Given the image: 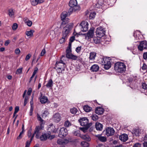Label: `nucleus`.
Returning <instances> with one entry per match:
<instances>
[{
  "instance_id": "f03ea898",
  "label": "nucleus",
  "mask_w": 147,
  "mask_h": 147,
  "mask_svg": "<svg viewBox=\"0 0 147 147\" xmlns=\"http://www.w3.org/2000/svg\"><path fill=\"white\" fill-rule=\"evenodd\" d=\"M126 65L125 64L122 62H117L115 64L114 68L117 72L122 73L126 70Z\"/></svg>"
},
{
  "instance_id": "2eb2a0df",
  "label": "nucleus",
  "mask_w": 147,
  "mask_h": 147,
  "mask_svg": "<svg viewBox=\"0 0 147 147\" xmlns=\"http://www.w3.org/2000/svg\"><path fill=\"white\" fill-rule=\"evenodd\" d=\"M42 128V127L39 125L36 127L34 133L33 135L34 134H34H36V138H39L40 134V131Z\"/></svg>"
},
{
  "instance_id": "f704fd0d",
  "label": "nucleus",
  "mask_w": 147,
  "mask_h": 147,
  "mask_svg": "<svg viewBox=\"0 0 147 147\" xmlns=\"http://www.w3.org/2000/svg\"><path fill=\"white\" fill-rule=\"evenodd\" d=\"M8 15L9 16L12 18L14 17V13L12 9H10L8 10Z\"/></svg>"
},
{
  "instance_id": "473e14b6",
  "label": "nucleus",
  "mask_w": 147,
  "mask_h": 147,
  "mask_svg": "<svg viewBox=\"0 0 147 147\" xmlns=\"http://www.w3.org/2000/svg\"><path fill=\"white\" fill-rule=\"evenodd\" d=\"M83 109L86 112H89L92 110V108L88 105H84L83 107Z\"/></svg>"
},
{
  "instance_id": "4c0bfd02",
  "label": "nucleus",
  "mask_w": 147,
  "mask_h": 147,
  "mask_svg": "<svg viewBox=\"0 0 147 147\" xmlns=\"http://www.w3.org/2000/svg\"><path fill=\"white\" fill-rule=\"evenodd\" d=\"M81 145L84 147H88L89 146V144L88 142L84 141L81 142Z\"/></svg>"
},
{
  "instance_id": "6e6d98bb",
  "label": "nucleus",
  "mask_w": 147,
  "mask_h": 147,
  "mask_svg": "<svg viewBox=\"0 0 147 147\" xmlns=\"http://www.w3.org/2000/svg\"><path fill=\"white\" fill-rule=\"evenodd\" d=\"M32 134L31 133V130H29L28 132V137L30 138V137H31L32 136H32Z\"/></svg>"
},
{
  "instance_id": "a878e982",
  "label": "nucleus",
  "mask_w": 147,
  "mask_h": 147,
  "mask_svg": "<svg viewBox=\"0 0 147 147\" xmlns=\"http://www.w3.org/2000/svg\"><path fill=\"white\" fill-rule=\"evenodd\" d=\"M95 127L97 130L101 131L102 129L103 125L98 122H97L96 123Z\"/></svg>"
},
{
  "instance_id": "ea45409f",
  "label": "nucleus",
  "mask_w": 147,
  "mask_h": 147,
  "mask_svg": "<svg viewBox=\"0 0 147 147\" xmlns=\"http://www.w3.org/2000/svg\"><path fill=\"white\" fill-rule=\"evenodd\" d=\"M71 125V123L68 120L65 121L64 123V126L67 127H69Z\"/></svg>"
},
{
  "instance_id": "c85d7f7f",
  "label": "nucleus",
  "mask_w": 147,
  "mask_h": 147,
  "mask_svg": "<svg viewBox=\"0 0 147 147\" xmlns=\"http://www.w3.org/2000/svg\"><path fill=\"white\" fill-rule=\"evenodd\" d=\"M99 69V67L98 65L94 64L91 67V70L93 72H96Z\"/></svg>"
},
{
  "instance_id": "7ed1b4c3",
  "label": "nucleus",
  "mask_w": 147,
  "mask_h": 147,
  "mask_svg": "<svg viewBox=\"0 0 147 147\" xmlns=\"http://www.w3.org/2000/svg\"><path fill=\"white\" fill-rule=\"evenodd\" d=\"M66 57L70 59H71L73 60H78V57L74 55L71 53V43H69V45L68 48L66 50Z\"/></svg>"
},
{
  "instance_id": "6e6552de",
  "label": "nucleus",
  "mask_w": 147,
  "mask_h": 147,
  "mask_svg": "<svg viewBox=\"0 0 147 147\" xmlns=\"http://www.w3.org/2000/svg\"><path fill=\"white\" fill-rule=\"evenodd\" d=\"M67 13L66 11H63L61 15V18L62 20H64V21H63L62 23L61 26V27L63 26L64 25L66 24H67L69 22V19H65L67 17Z\"/></svg>"
},
{
  "instance_id": "423d86ee",
  "label": "nucleus",
  "mask_w": 147,
  "mask_h": 147,
  "mask_svg": "<svg viewBox=\"0 0 147 147\" xmlns=\"http://www.w3.org/2000/svg\"><path fill=\"white\" fill-rule=\"evenodd\" d=\"M65 57L64 55H62L61 59L59 61H57L56 63V66L58 69H61L65 68V64L63 62V58Z\"/></svg>"
},
{
  "instance_id": "f8f14e48",
  "label": "nucleus",
  "mask_w": 147,
  "mask_h": 147,
  "mask_svg": "<svg viewBox=\"0 0 147 147\" xmlns=\"http://www.w3.org/2000/svg\"><path fill=\"white\" fill-rule=\"evenodd\" d=\"M67 134V130L65 127H62L60 129L59 134L60 137L63 138Z\"/></svg>"
},
{
  "instance_id": "a18cd8bd",
  "label": "nucleus",
  "mask_w": 147,
  "mask_h": 147,
  "mask_svg": "<svg viewBox=\"0 0 147 147\" xmlns=\"http://www.w3.org/2000/svg\"><path fill=\"white\" fill-rule=\"evenodd\" d=\"M18 27V25L16 23H14L12 26V28L13 30H16Z\"/></svg>"
},
{
  "instance_id": "338daca9",
  "label": "nucleus",
  "mask_w": 147,
  "mask_h": 147,
  "mask_svg": "<svg viewBox=\"0 0 147 147\" xmlns=\"http://www.w3.org/2000/svg\"><path fill=\"white\" fill-rule=\"evenodd\" d=\"M143 58L145 59H147V52L144 53L143 54Z\"/></svg>"
},
{
  "instance_id": "5fc2aeb1",
  "label": "nucleus",
  "mask_w": 147,
  "mask_h": 147,
  "mask_svg": "<svg viewBox=\"0 0 147 147\" xmlns=\"http://www.w3.org/2000/svg\"><path fill=\"white\" fill-rule=\"evenodd\" d=\"M75 38V37L74 36H72L69 39L70 42L69 43H71H71L73 42V41L74 40Z\"/></svg>"
},
{
  "instance_id": "2f4dec72",
  "label": "nucleus",
  "mask_w": 147,
  "mask_h": 147,
  "mask_svg": "<svg viewBox=\"0 0 147 147\" xmlns=\"http://www.w3.org/2000/svg\"><path fill=\"white\" fill-rule=\"evenodd\" d=\"M34 32V30H30L29 31H27L26 32V35L28 36L32 37L33 36V33Z\"/></svg>"
},
{
  "instance_id": "aec40b11",
  "label": "nucleus",
  "mask_w": 147,
  "mask_h": 147,
  "mask_svg": "<svg viewBox=\"0 0 147 147\" xmlns=\"http://www.w3.org/2000/svg\"><path fill=\"white\" fill-rule=\"evenodd\" d=\"M119 139L121 141L125 142L128 139V136L126 134H123L119 136Z\"/></svg>"
},
{
  "instance_id": "7c9ffc66",
  "label": "nucleus",
  "mask_w": 147,
  "mask_h": 147,
  "mask_svg": "<svg viewBox=\"0 0 147 147\" xmlns=\"http://www.w3.org/2000/svg\"><path fill=\"white\" fill-rule=\"evenodd\" d=\"M24 21L25 24L28 26L30 27L32 26V22L27 18H24Z\"/></svg>"
},
{
  "instance_id": "9d476101",
  "label": "nucleus",
  "mask_w": 147,
  "mask_h": 147,
  "mask_svg": "<svg viewBox=\"0 0 147 147\" xmlns=\"http://www.w3.org/2000/svg\"><path fill=\"white\" fill-rule=\"evenodd\" d=\"M88 24L87 22L82 21L80 25L81 31L85 32L87 31L88 30Z\"/></svg>"
},
{
  "instance_id": "c03bdc74",
  "label": "nucleus",
  "mask_w": 147,
  "mask_h": 147,
  "mask_svg": "<svg viewBox=\"0 0 147 147\" xmlns=\"http://www.w3.org/2000/svg\"><path fill=\"white\" fill-rule=\"evenodd\" d=\"M74 135L78 136H81L80 133L79 131H76L74 133Z\"/></svg>"
},
{
  "instance_id": "c9c22d12",
  "label": "nucleus",
  "mask_w": 147,
  "mask_h": 147,
  "mask_svg": "<svg viewBox=\"0 0 147 147\" xmlns=\"http://www.w3.org/2000/svg\"><path fill=\"white\" fill-rule=\"evenodd\" d=\"M93 38V42L96 44H98L100 42V38H98L96 37H94Z\"/></svg>"
},
{
  "instance_id": "052dcab7",
  "label": "nucleus",
  "mask_w": 147,
  "mask_h": 147,
  "mask_svg": "<svg viewBox=\"0 0 147 147\" xmlns=\"http://www.w3.org/2000/svg\"><path fill=\"white\" fill-rule=\"evenodd\" d=\"M28 96L27 95H26L24 99V105H25L26 103H27L28 102Z\"/></svg>"
},
{
  "instance_id": "a19ab883",
  "label": "nucleus",
  "mask_w": 147,
  "mask_h": 147,
  "mask_svg": "<svg viewBox=\"0 0 147 147\" xmlns=\"http://www.w3.org/2000/svg\"><path fill=\"white\" fill-rule=\"evenodd\" d=\"M77 111V109L75 108H73L70 109L71 112L73 114H74L76 113Z\"/></svg>"
},
{
  "instance_id": "c756f323",
  "label": "nucleus",
  "mask_w": 147,
  "mask_h": 147,
  "mask_svg": "<svg viewBox=\"0 0 147 147\" xmlns=\"http://www.w3.org/2000/svg\"><path fill=\"white\" fill-rule=\"evenodd\" d=\"M95 136L97 138L98 140L102 142H105L107 140L106 137L102 136L101 135H95Z\"/></svg>"
},
{
  "instance_id": "ddd939ff",
  "label": "nucleus",
  "mask_w": 147,
  "mask_h": 147,
  "mask_svg": "<svg viewBox=\"0 0 147 147\" xmlns=\"http://www.w3.org/2000/svg\"><path fill=\"white\" fill-rule=\"evenodd\" d=\"M103 60L104 61L103 65H104V68L106 69H109L111 66V62L109 59L107 58H105Z\"/></svg>"
},
{
  "instance_id": "1a4fd4ad",
  "label": "nucleus",
  "mask_w": 147,
  "mask_h": 147,
  "mask_svg": "<svg viewBox=\"0 0 147 147\" xmlns=\"http://www.w3.org/2000/svg\"><path fill=\"white\" fill-rule=\"evenodd\" d=\"M79 121L82 126H86L87 128L90 127V125L88 123V120L86 117L80 118Z\"/></svg>"
},
{
  "instance_id": "e433bc0d",
  "label": "nucleus",
  "mask_w": 147,
  "mask_h": 147,
  "mask_svg": "<svg viewBox=\"0 0 147 147\" xmlns=\"http://www.w3.org/2000/svg\"><path fill=\"white\" fill-rule=\"evenodd\" d=\"M34 137V134L32 136V137H31L30 141L28 140L26 142L25 147H30L31 142L32 141Z\"/></svg>"
},
{
  "instance_id": "3c124183",
  "label": "nucleus",
  "mask_w": 147,
  "mask_h": 147,
  "mask_svg": "<svg viewBox=\"0 0 147 147\" xmlns=\"http://www.w3.org/2000/svg\"><path fill=\"white\" fill-rule=\"evenodd\" d=\"M40 121V126H41V127H42V128H43V125L45 123V122L44 121V120L42 119V121Z\"/></svg>"
},
{
  "instance_id": "8fccbe9b",
  "label": "nucleus",
  "mask_w": 147,
  "mask_h": 147,
  "mask_svg": "<svg viewBox=\"0 0 147 147\" xmlns=\"http://www.w3.org/2000/svg\"><path fill=\"white\" fill-rule=\"evenodd\" d=\"M141 144L139 143H137L135 144L133 146V147H141Z\"/></svg>"
},
{
  "instance_id": "39448f33",
  "label": "nucleus",
  "mask_w": 147,
  "mask_h": 147,
  "mask_svg": "<svg viewBox=\"0 0 147 147\" xmlns=\"http://www.w3.org/2000/svg\"><path fill=\"white\" fill-rule=\"evenodd\" d=\"M94 28H91L88 32L85 34V39L88 41H91L92 38L94 37Z\"/></svg>"
},
{
  "instance_id": "b1692460",
  "label": "nucleus",
  "mask_w": 147,
  "mask_h": 147,
  "mask_svg": "<svg viewBox=\"0 0 147 147\" xmlns=\"http://www.w3.org/2000/svg\"><path fill=\"white\" fill-rule=\"evenodd\" d=\"M48 130L50 132H55L57 131L55 127L53 124H51L50 125V126L48 127Z\"/></svg>"
},
{
  "instance_id": "680f3d73",
  "label": "nucleus",
  "mask_w": 147,
  "mask_h": 147,
  "mask_svg": "<svg viewBox=\"0 0 147 147\" xmlns=\"http://www.w3.org/2000/svg\"><path fill=\"white\" fill-rule=\"evenodd\" d=\"M19 110V107L18 106L16 107L15 108V111H14L15 114H16L18 112Z\"/></svg>"
},
{
  "instance_id": "0e129e2a",
  "label": "nucleus",
  "mask_w": 147,
  "mask_h": 147,
  "mask_svg": "<svg viewBox=\"0 0 147 147\" xmlns=\"http://www.w3.org/2000/svg\"><path fill=\"white\" fill-rule=\"evenodd\" d=\"M46 51L45 50V49H43L40 53V55L41 56H43L45 54V53Z\"/></svg>"
},
{
  "instance_id": "79ce46f5",
  "label": "nucleus",
  "mask_w": 147,
  "mask_h": 147,
  "mask_svg": "<svg viewBox=\"0 0 147 147\" xmlns=\"http://www.w3.org/2000/svg\"><path fill=\"white\" fill-rule=\"evenodd\" d=\"M49 114V112L47 110H45L44 112L42 114V116L43 117H46Z\"/></svg>"
},
{
  "instance_id": "f257e3e1",
  "label": "nucleus",
  "mask_w": 147,
  "mask_h": 147,
  "mask_svg": "<svg viewBox=\"0 0 147 147\" xmlns=\"http://www.w3.org/2000/svg\"><path fill=\"white\" fill-rule=\"evenodd\" d=\"M72 28V25L71 24H68L64 27L63 31V37L61 39H60L59 42L62 43L65 41V38L66 37L70 32Z\"/></svg>"
},
{
  "instance_id": "49530a36",
  "label": "nucleus",
  "mask_w": 147,
  "mask_h": 147,
  "mask_svg": "<svg viewBox=\"0 0 147 147\" xmlns=\"http://www.w3.org/2000/svg\"><path fill=\"white\" fill-rule=\"evenodd\" d=\"M92 119L94 121H96L98 119V116L96 115H92L91 116Z\"/></svg>"
},
{
  "instance_id": "a211bd4d",
  "label": "nucleus",
  "mask_w": 147,
  "mask_h": 147,
  "mask_svg": "<svg viewBox=\"0 0 147 147\" xmlns=\"http://www.w3.org/2000/svg\"><path fill=\"white\" fill-rule=\"evenodd\" d=\"M53 119L55 122L57 123L58 122L61 120L60 114L58 113L55 114L53 115Z\"/></svg>"
},
{
  "instance_id": "5701e85b",
  "label": "nucleus",
  "mask_w": 147,
  "mask_h": 147,
  "mask_svg": "<svg viewBox=\"0 0 147 147\" xmlns=\"http://www.w3.org/2000/svg\"><path fill=\"white\" fill-rule=\"evenodd\" d=\"M69 141L67 140H63L59 139L57 141V143L60 145H64L68 143Z\"/></svg>"
},
{
  "instance_id": "4d7b16f0",
  "label": "nucleus",
  "mask_w": 147,
  "mask_h": 147,
  "mask_svg": "<svg viewBox=\"0 0 147 147\" xmlns=\"http://www.w3.org/2000/svg\"><path fill=\"white\" fill-rule=\"evenodd\" d=\"M33 110V108L32 106L31 105L30 107V115H32V112Z\"/></svg>"
},
{
  "instance_id": "6ab92c4d",
  "label": "nucleus",
  "mask_w": 147,
  "mask_h": 147,
  "mask_svg": "<svg viewBox=\"0 0 147 147\" xmlns=\"http://www.w3.org/2000/svg\"><path fill=\"white\" fill-rule=\"evenodd\" d=\"M43 2V0H30V3L31 5L34 6H35L38 4L42 3Z\"/></svg>"
},
{
  "instance_id": "37998d69",
  "label": "nucleus",
  "mask_w": 147,
  "mask_h": 147,
  "mask_svg": "<svg viewBox=\"0 0 147 147\" xmlns=\"http://www.w3.org/2000/svg\"><path fill=\"white\" fill-rule=\"evenodd\" d=\"M22 67H20L16 71V74H21L22 72Z\"/></svg>"
},
{
  "instance_id": "72a5a7b5",
  "label": "nucleus",
  "mask_w": 147,
  "mask_h": 147,
  "mask_svg": "<svg viewBox=\"0 0 147 147\" xmlns=\"http://www.w3.org/2000/svg\"><path fill=\"white\" fill-rule=\"evenodd\" d=\"M53 86V82L51 79L49 80L47 84H46V86L48 88L51 87Z\"/></svg>"
},
{
  "instance_id": "bb28decb",
  "label": "nucleus",
  "mask_w": 147,
  "mask_h": 147,
  "mask_svg": "<svg viewBox=\"0 0 147 147\" xmlns=\"http://www.w3.org/2000/svg\"><path fill=\"white\" fill-rule=\"evenodd\" d=\"M96 53L95 52H91L90 53L89 59L92 61L94 60L96 56Z\"/></svg>"
},
{
  "instance_id": "0eeeda50",
  "label": "nucleus",
  "mask_w": 147,
  "mask_h": 147,
  "mask_svg": "<svg viewBox=\"0 0 147 147\" xmlns=\"http://www.w3.org/2000/svg\"><path fill=\"white\" fill-rule=\"evenodd\" d=\"M105 30L102 27L97 28L96 30V34L97 36L99 38H101L105 34Z\"/></svg>"
},
{
  "instance_id": "dca6fc26",
  "label": "nucleus",
  "mask_w": 147,
  "mask_h": 147,
  "mask_svg": "<svg viewBox=\"0 0 147 147\" xmlns=\"http://www.w3.org/2000/svg\"><path fill=\"white\" fill-rule=\"evenodd\" d=\"M40 94L41 95V97L39 98L40 102L42 104L47 102L48 100L47 97L45 96H42V94L41 92L40 93Z\"/></svg>"
},
{
  "instance_id": "9b49d317",
  "label": "nucleus",
  "mask_w": 147,
  "mask_h": 147,
  "mask_svg": "<svg viewBox=\"0 0 147 147\" xmlns=\"http://www.w3.org/2000/svg\"><path fill=\"white\" fill-rule=\"evenodd\" d=\"M138 48L140 51H142L143 49L147 48V42L146 40L140 42Z\"/></svg>"
},
{
  "instance_id": "cd10ccee",
  "label": "nucleus",
  "mask_w": 147,
  "mask_h": 147,
  "mask_svg": "<svg viewBox=\"0 0 147 147\" xmlns=\"http://www.w3.org/2000/svg\"><path fill=\"white\" fill-rule=\"evenodd\" d=\"M80 137L84 140L89 142L91 140V138L88 135H81Z\"/></svg>"
},
{
  "instance_id": "774afa93",
  "label": "nucleus",
  "mask_w": 147,
  "mask_h": 147,
  "mask_svg": "<svg viewBox=\"0 0 147 147\" xmlns=\"http://www.w3.org/2000/svg\"><path fill=\"white\" fill-rule=\"evenodd\" d=\"M144 147H147V142L145 141L143 144Z\"/></svg>"
},
{
  "instance_id": "13d9d810",
  "label": "nucleus",
  "mask_w": 147,
  "mask_h": 147,
  "mask_svg": "<svg viewBox=\"0 0 147 147\" xmlns=\"http://www.w3.org/2000/svg\"><path fill=\"white\" fill-rule=\"evenodd\" d=\"M31 57V55L30 54H28L26 55L25 58V60L26 61H28L29 60Z\"/></svg>"
},
{
  "instance_id": "4be33fe9",
  "label": "nucleus",
  "mask_w": 147,
  "mask_h": 147,
  "mask_svg": "<svg viewBox=\"0 0 147 147\" xmlns=\"http://www.w3.org/2000/svg\"><path fill=\"white\" fill-rule=\"evenodd\" d=\"M49 135L50 134L49 133L43 134L40 137V139L41 141H45L47 139Z\"/></svg>"
},
{
  "instance_id": "864d4df0",
  "label": "nucleus",
  "mask_w": 147,
  "mask_h": 147,
  "mask_svg": "<svg viewBox=\"0 0 147 147\" xmlns=\"http://www.w3.org/2000/svg\"><path fill=\"white\" fill-rule=\"evenodd\" d=\"M81 49V47H78L76 48V51L77 53H78L80 52Z\"/></svg>"
},
{
  "instance_id": "393cba45",
  "label": "nucleus",
  "mask_w": 147,
  "mask_h": 147,
  "mask_svg": "<svg viewBox=\"0 0 147 147\" xmlns=\"http://www.w3.org/2000/svg\"><path fill=\"white\" fill-rule=\"evenodd\" d=\"M141 130L138 129H135L132 132L133 134L136 136H138L141 134Z\"/></svg>"
},
{
  "instance_id": "20e7f679",
  "label": "nucleus",
  "mask_w": 147,
  "mask_h": 147,
  "mask_svg": "<svg viewBox=\"0 0 147 147\" xmlns=\"http://www.w3.org/2000/svg\"><path fill=\"white\" fill-rule=\"evenodd\" d=\"M77 4L76 0H71L69 3V5L71 7L69 9V12L79 10L80 7Z\"/></svg>"
},
{
  "instance_id": "69168bd1",
  "label": "nucleus",
  "mask_w": 147,
  "mask_h": 147,
  "mask_svg": "<svg viewBox=\"0 0 147 147\" xmlns=\"http://www.w3.org/2000/svg\"><path fill=\"white\" fill-rule=\"evenodd\" d=\"M10 41L9 40H7L5 43V45L6 46H7L10 43Z\"/></svg>"
},
{
  "instance_id": "e2e57ef3",
  "label": "nucleus",
  "mask_w": 147,
  "mask_h": 147,
  "mask_svg": "<svg viewBox=\"0 0 147 147\" xmlns=\"http://www.w3.org/2000/svg\"><path fill=\"white\" fill-rule=\"evenodd\" d=\"M38 71V68H35L34 70V71L33 74H32V76H34L36 73Z\"/></svg>"
},
{
  "instance_id": "09e8293b",
  "label": "nucleus",
  "mask_w": 147,
  "mask_h": 147,
  "mask_svg": "<svg viewBox=\"0 0 147 147\" xmlns=\"http://www.w3.org/2000/svg\"><path fill=\"white\" fill-rule=\"evenodd\" d=\"M142 88L143 89H146L147 88V85L145 83H143L142 84Z\"/></svg>"
},
{
  "instance_id": "f3484780",
  "label": "nucleus",
  "mask_w": 147,
  "mask_h": 147,
  "mask_svg": "<svg viewBox=\"0 0 147 147\" xmlns=\"http://www.w3.org/2000/svg\"><path fill=\"white\" fill-rule=\"evenodd\" d=\"M134 36L136 39L139 40L142 39L143 37L142 35H141L140 32L138 30H137L134 32Z\"/></svg>"
},
{
  "instance_id": "412c9836",
  "label": "nucleus",
  "mask_w": 147,
  "mask_h": 147,
  "mask_svg": "<svg viewBox=\"0 0 147 147\" xmlns=\"http://www.w3.org/2000/svg\"><path fill=\"white\" fill-rule=\"evenodd\" d=\"M104 111V109L100 107H97L95 110V112L98 115H100L102 114Z\"/></svg>"
},
{
  "instance_id": "bf43d9fd",
  "label": "nucleus",
  "mask_w": 147,
  "mask_h": 147,
  "mask_svg": "<svg viewBox=\"0 0 147 147\" xmlns=\"http://www.w3.org/2000/svg\"><path fill=\"white\" fill-rule=\"evenodd\" d=\"M49 134H50L49 136L48 137V138L49 139H50V140H51L53 138H54L55 137V136L54 135H51V134L50 133Z\"/></svg>"
},
{
  "instance_id": "58836bf2",
  "label": "nucleus",
  "mask_w": 147,
  "mask_h": 147,
  "mask_svg": "<svg viewBox=\"0 0 147 147\" xmlns=\"http://www.w3.org/2000/svg\"><path fill=\"white\" fill-rule=\"evenodd\" d=\"M96 15V13L95 12H92L89 15V18L90 19H93Z\"/></svg>"
},
{
  "instance_id": "de8ad7c7",
  "label": "nucleus",
  "mask_w": 147,
  "mask_h": 147,
  "mask_svg": "<svg viewBox=\"0 0 147 147\" xmlns=\"http://www.w3.org/2000/svg\"><path fill=\"white\" fill-rule=\"evenodd\" d=\"M32 91V89L31 88H29L28 90L27 95V96H30L31 93Z\"/></svg>"
},
{
  "instance_id": "603ef678",
  "label": "nucleus",
  "mask_w": 147,
  "mask_h": 147,
  "mask_svg": "<svg viewBox=\"0 0 147 147\" xmlns=\"http://www.w3.org/2000/svg\"><path fill=\"white\" fill-rule=\"evenodd\" d=\"M20 52V51L19 48L16 49L15 51V53L17 55L19 54Z\"/></svg>"
},
{
  "instance_id": "4468645a",
  "label": "nucleus",
  "mask_w": 147,
  "mask_h": 147,
  "mask_svg": "<svg viewBox=\"0 0 147 147\" xmlns=\"http://www.w3.org/2000/svg\"><path fill=\"white\" fill-rule=\"evenodd\" d=\"M115 132L114 130L112 127H109L106 129V134L107 136L113 135L115 134Z\"/></svg>"
}]
</instances>
